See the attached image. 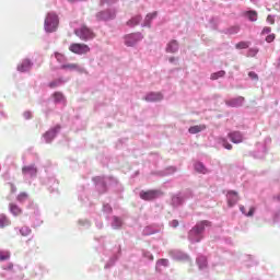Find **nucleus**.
Wrapping results in <instances>:
<instances>
[{
	"mask_svg": "<svg viewBox=\"0 0 280 280\" xmlns=\"http://www.w3.org/2000/svg\"><path fill=\"white\" fill-rule=\"evenodd\" d=\"M22 173L24 174H30V175H37V168L34 165L31 166H23L22 167Z\"/></svg>",
	"mask_w": 280,
	"mask_h": 280,
	"instance_id": "nucleus-17",
	"label": "nucleus"
},
{
	"mask_svg": "<svg viewBox=\"0 0 280 280\" xmlns=\"http://www.w3.org/2000/svg\"><path fill=\"white\" fill-rule=\"evenodd\" d=\"M143 35L140 32L133 33V34H127L125 36V45L128 47H132L136 45L139 40H142Z\"/></svg>",
	"mask_w": 280,
	"mask_h": 280,
	"instance_id": "nucleus-5",
	"label": "nucleus"
},
{
	"mask_svg": "<svg viewBox=\"0 0 280 280\" xmlns=\"http://www.w3.org/2000/svg\"><path fill=\"white\" fill-rule=\"evenodd\" d=\"M197 262L199 264L200 268H206L208 260L205 256H199V258H197Z\"/></svg>",
	"mask_w": 280,
	"mask_h": 280,
	"instance_id": "nucleus-25",
	"label": "nucleus"
},
{
	"mask_svg": "<svg viewBox=\"0 0 280 280\" xmlns=\"http://www.w3.org/2000/svg\"><path fill=\"white\" fill-rule=\"evenodd\" d=\"M272 27H270L269 25H265V27H262L261 34L265 35L267 34V36L269 35V33L271 32Z\"/></svg>",
	"mask_w": 280,
	"mask_h": 280,
	"instance_id": "nucleus-34",
	"label": "nucleus"
},
{
	"mask_svg": "<svg viewBox=\"0 0 280 280\" xmlns=\"http://www.w3.org/2000/svg\"><path fill=\"white\" fill-rule=\"evenodd\" d=\"M179 49V43L177 40H171L166 47V51L175 54Z\"/></svg>",
	"mask_w": 280,
	"mask_h": 280,
	"instance_id": "nucleus-14",
	"label": "nucleus"
},
{
	"mask_svg": "<svg viewBox=\"0 0 280 280\" xmlns=\"http://www.w3.org/2000/svg\"><path fill=\"white\" fill-rule=\"evenodd\" d=\"M240 25H233L232 27H230L229 32L230 34H236L237 32H240Z\"/></svg>",
	"mask_w": 280,
	"mask_h": 280,
	"instance_id": "nucleus-32",
	"label": "nucleus"
},
{
	"mask_svg": "<svg viewBox=\"0 0 280 280\" xmlns=\"http://www.w3.org/2000/svg\"><path fill=\"white\" fill-rule=\"evenodd\" d=\"M159 264H162V266H168V260L166 259H162V260H159Z\"/></svg>",
	"mask_w": 280,
	"mask_h": 280,
	"instance_id": "nucleus-40",
	"label": "nucleus"
},
{
	"mask_svg": "<svg viewBox=\"0 0 280 280\" xmlns=\"http://www.w3.org/2000/svg\"><path fill=\"white\" fill-rule=\"evenodd\" d=\"M170 62H175L176 58L175 56H172L171 58H168Z\"/></svg>",
	"mask_w": 280,
	"mask_h": 280,
	"instance_id": "nucleus-45",
	"label": "nucleus"
},
{
	"mask_svg": "<svg viewBox=\"0 0 280 280\" xmlns=\"http://www.w3.org/2000/svg\"><path fill=\"white\" fill-rule=\"evenodd\" d=\"M219 142H221L225 149H233V144H231L226 138H219Z\"/></svg>",
	"mask_w": 280,
	"mask_h": 280,
	"instance_id": "nucleus-27",
	"label": "nucleus"
},
{
	"mask_svg": "<svg viewBox=\"0 0 280 280\" xmlns=\"http://www.w3.org/2000/svg\"><path fill=\"white\" fill-rule=\"evenodd\" d=\"M8 225H11L10 219L5 214H0V228H7Z\"/></svg>",
	"mask_w": 280,
	"mask_h": 280,
	"instance_id": "nucleus-21",
	"label": "nucleus"
},
{
	"mask_svg": "<svg viewBox=\"0 0 280 280\" xmlns=\"http://www.w3.org/2000/svg\"><path fill=\"white\" fill-rule=\"evenodd\" d=\"M69 49L73 54H79V55L89 54V51H91V47H89L86 43H71V45L69 46Z\"/></svg>",
	"mask_w": 280,
	"mask_h": 280,
	"instance_id": "nucleus-4",
	"label": "nucleus"
},
{
	"mask_svg": "<svg viewBox=\"0 0 280 280\" xmlns=\"http://www.w3.org/2000/svg\"><path fill=\"white\" fill-rule=\"evenodd\" d=\"M255 210V208H250L249 211L247 212V217H254Z\"/></svg>",
	"mask_w": 280,
	"mask_h": 280,
	"instance_id": "nucleus-39",
	"label": "nucleus"
},
{
	"mask_svg": "<svg viewBox=\"0 0 280 280\" xmlns=\"http://www.w3.org/2000/svg\"><path fill=\"white\" fill-rule=\"evenodd\" d=\"M74 34L79 36L81 40H92L96 36L95 32H93L89 25H81V27L74 30Z\"/></svg>",
	"mask_w": 280,
	"mask_h": 280,
	"instance_id": "nucleus-1",
	"label": "nucleus"
},
{
	"mask_svg": "<svg viewBox=\"0 0 280 280\" xmlns=\"http://www.w3.org/2000/svg\"><path fill=\"white\" fill-rule=\"evenodd\" d=\"M240 210L243 214H246V208L245 206H240Z\"/></svg>",
	"mask_w": 280,
	"mask_h": 280,
	"instance_id": "nucleus-42",
	"label": "nucleus"
},
{
	"mask_svg": "<svg viewBox=\"0 0 280 280\" xmlns=\"http://www.w3.org/2000/svg\"><path fill=\"white\" fill-rule=\"evenodd\" d=\"M54 98H55V102H62L63 95L62 93H55Z\"/></svg>",
	"mask_w": 280,
	"mask_h": 280,
	"instance_id": "nucleus-35",
	"label": "nucleus"
},
{
	"mask_svg": "<svg viewBox=\"0 0 280 280\" xmlns=\"http://www.w3.org/2000/svg\"><path fill=\"white\" fill-rule=\"evenodd\" d=\"M32 67H33L32 60H30L28 58H25L24 60H22V62H20V65H18V71H21L22 73H24L25 71H30Z\"/></svg>",
	"mask_w": 280,
	"mask_h": 280,
	"instance_id": "nucleus-11",
	"label": "nucleus"
},
{
	"mask_svg": "<svg viewBox=\"0 0 280 280\" xmlns=\"http://www.w3.org/2000/svg\"><path fill=\"white\" fill-rule=\"evenodd\" d=\"M228 137H229L230 141H232L236 144L244 141L243 131H229Z\"/></svg>",
	"mask_w": 280,
	"mask_h": 280,
	"instance_id": "nucleus-10",
	"label": "nucleus"
},
{
	"mask_svg": "<svg viewBox=\"0 0 280 280\" xmlns=\"http://www.w3.org/2000/svg\"><path fill=\"white\" fill-rule=\"evenodd\" d=\"M206 126H192L189 127L188 132L190 135H198V132H202V130H206Z\"/></svg>",
	"mask_w": 280,
	"mask_h": 280,
	"instance_id": "nucleus-18",
	"label": "nucleus"
},
{
	"mask_svg": "<svg viewBox=\"0 0 280 280\" xmlns=\"http://www.w3.org/2000/svg\"><path fill=\"white\" fill-rule=\"evenodd\" d=\"M9 268H13V265H9Z\"/></svg>",
	"mask_w": 280,
	"mask_h": 280,
	"instance_id": "nucleus-48",
	"label": "nucleus"
},
{
	"mask_svg": "<svg viewBox=\"0 0 280 280\" xmlns=\"http://www.w3.org/2000/svg\"><path fill=\"white\" fill-rule=\"evenodd\" d=\"M25 119H32L33 115L32 113H24Z\"/></svg>",
	"mask_w": 280,
	"mask_h": 280,
	"instance_id": "nucleus-41",
	"label": "nucleus"
},
{
	"mask_svg": "<svg viewBox=\"0 0 280 280\" xmlns=\"http://www.w3.org/2000/svg\"><path fill=\"white\" fill-rule=\"evenodd\" d=\"M142 16L140 14H137L136 16H132L131 19H129V21H127V25H129V27H135L136 25H139Z\"/></svg>",
	"mask_w": 280,
	"mask_h": 280,
	"instance_id": "nucleus-16",
	"label": "nucleus"
},
{
	"mask_svg": "<svg viewBox=\"0 0 280 280\" xmlns=\"http://www.w3.org/2000/svg\"><path fill=\"white\" fill-rule=\"evenodd\" d=\"M246 15L248 16L249 21H257L258 19L257 10H247Z\"/></svg>",
	"mask_w": 280,
	"mask_h": 280,
	"instance_id": "nucleus-22",
	"label": "nucleus"
},
{
	"mask_svg": "<svg viewBox=\"0 0 280 280\" xmlns=\"http://www.w3.org/2000/svg\"><path fill=\"white\" fill-rule=\"evenodd\" d=\"M55 58H57L58 62H66L67 60L65 54H60V51H55Z\"/></svg>",
	"mask_w": 280,
	"mask_h": 280,
	"instance_id": "nucleus-26",
	"label": "nucleus"
},
{
	"mask_svg": "<svg viewBox=\"0 0 280 280\" xmlns=\"http://www.w3.org/2000/svg\"><path fill=\"white\" fill-rule=\"evenodd\" d=\"M27 197H28L27 192H20V195H18L16 199H18V201L23 202L27 199Z\"/></svg>",
	"mask_w": 280,
	"mask_h": 280,
	"instance_id": "nucleus-30",
	"label": "nucleus"
},
{
	"mask_svg": "<svg viewBox=\"0 0 280 280\" xmlns=\"http://www.w3.org/2000/svg\"><path fill=\"white\" fill-rule=\"evenodd\" d=\"M249 45V40H240V43H236L235 47L236 49H247Z\"/></svg>",
	"mask_w": 280,
	"mask_h": 280,
	"instance_id": "nucleus-23",
	"label": "nucleus"
},
{
	"mask_svg": "<svg viewBox=\"0 0 280 280\" xmlns=\"http://www.w3.org/2000/svg\"><path fill=\"white\" fill-rule=\"evenodd\" d=\"M244 102L245 97H235L234 100H228L225 104L232 108H237L238 106H243Z\"/></svg>",
	"mask_w": 280,
	"mask_h": 280,
	"instance_id": "nucleus-12",
	"label": "nucleus"
},
{
	"mask_svg": "<svg viewBox=\"0 0 280 280\" xmlns=\"http://www.w3.org/2000/svg\"><path fill=\"white\" fill-rule=\"evenodd\" d=\"M56 135H57L56 129H50L49 131H46V133H45L46 141L47 142L52 141V139H55Z\"/></svg>",
	"mask_w": 280,
	"mask_h": 280,
	"instance_id": "nucleus-20",
	"label": "nucleus"
},
{
	"mask_svg": "<svg viewBox=\"0 0 280 280\" xmlns=\"http://www.w3.org/2000/svg\"><path fill=\"white\" fill-rule=\"evenodd\" d=\"M258 51H259V49H256V50H255V54H258Z\"/></svg>",
	"mask_w": 280,
	"mask_h": 280,
	"instance_id": "nucleus-47",
	"label": "nucleus"
},
{
	"mask_svg": "<svg viewBox=\"0 0 280 280\" xmlns=\"http://www.w3.org/2000/svg\"><path fill=\"white\" fill-rule=\"evenodd\" d=\"M58 84H60V82L58 80H55L52 82H49V88L50 89H56V86H58Z\"/></svg>",
	"mask_w": 280,
	"mask_h": 280,
	"instance_id": "nucleus-38",
	"label": "nucleus"
},
{
	"mask_svg": "<svg viewBox=\"0 0 280 280\" xmlns=\"http://www.w3.org/2000/svg\"><path fill=\"white\" fill-rule=\"evenodd\" d=\"M267 22L273 25L276 23V19L272 14L267 15Z\"/></svg>",
	"mask_w": 280,
	"mask_h": 280,
	"instance_id": "nucleus-36",
	"label": "nucleus"
},
{
	"mask_svg": "<svg viewBox=\"0 0 280 280\" xmlns=\"http://www.w3.org/2000/svg\"><path fill=\"white\" fill-rule=\"evenodd\" d=\"M265 40H267V43H273V40H276V34L275 33L271 34V32H269Z\"/></svg>",
	"mask_w": 280,
	"mask_h": 280,
	"instance_id": "nucleus-29",
	"label": "nucleus"
},
{
	"mask_svg": "<svg viewBox=\"0 0 280 280\" xmlns=\"http://www.w3.org/2000/svg\"><path fill=\"white\" fill-rule=\"evenodd\" d=\"M226 75V71H217L215 73L211 74V80H219V78H224Z\"/></svg>",
	"mask_w": 280,
	"mask_h": 280,
	"instance_id": "nucleus-24",
	"label": "nucleus"
},
{
	"mask_svg": "<svg viewBox=\"0 0 280 280\" xmlns=\"http://www.w3.org/2000/svg\"><path fill=\"white\" fill-rule=\"evenodd\" d=\"M9 208H10V212L14 217H20L23 212L22 208H20V206H18L16 203H10Z\"/></svg>",
	"mask_w": 280,
	"mask_h": 280,
	"instance_id": "nucleus-15",
	"label": "nucleus"
},
{
	"mask_svg": "<svg viewBox=\"0 0 280 280\" xmlns=\"http://www.w3.org/2000/svg\"><path fill=\"white\" fill-rule=\"evenodd\" d=\"M144 100L145 102H161L163 100V93H148Z\"/></svg>",
	"mask_w": 280,
	"mask_h": 280,
	"instance_id": "nucleus-13",
	"label": "nucleus"
},
{
	"mask_svg": "<svg viewBox=\"0 0 280 280\" xmlns=\"http://www.w3.org/2000/svg\"><path fill=\"white\" fill-rule=\"evenodd\" d=\"M110 0H101V4L104 5V3H109Z\"/></svg>",
	"mask_w": 280,
	"mask_h": 280,
	"instance_id": "nucleus-46",
	"label": "nucleus"
},
{
	"mask_svg": "<svg viewBox=\"0 0 280 280\" xmlns=\"http://www.w3.org/2000/svg\"><path fill=\"white\" fill-rule=\"evenodd\" d=\"M210 225H211L210 221H200L190 231V236H192V234H202V232H205L206 228H209Z\"/></svg>",
	"mask_w": 280,
	"mask_h": 280,
	"instance_id": "nucleus-7",
	"label": "nucleus"
},
{
	"mask_svg": "<svg viewBox=\"0 0 280 280\" xmlns=\"http://www.w3.org/2000/svg\"><path fill=\"white\" fill-rule=\"evenodd\" d=\"M195 171H197L198 173H209L207 166H205V164H202V162H196L195 163Z\"/></svg>",
	"mask_w": 280,
	"mask_h": 280,
	"instance_id": "nucleus-19",
	"label": "nucleus"
},
{
	"mask_svg": "<svg viewBox=\"0 0 280 280\" xmlns=\"http://www.w3.org/2000/svg\"><path fill=\"white\" fill-rule=\"evenodd\" d=\"M114 220H115V222L117 223V225H121L120 219L115 218Z\"/></svg>",
	"mask_w": 280,
	"mask_h": 280,
	"instance_id": "nucleus-44",
	"label": "nucleus"
},
{
	"mask_svg": "<svg viewBox=\"0 0 280 280\" xmlns=\"http://www.w3.org/2000/svg\"><path fill=\"white\" fill-rule=\"evenodd\" d=\"M163 195L162 190L159 189H150V190H141L140 198L144 201H153Z\"/></svg>",
	"mask_w": 280,
	"mask_h": 280,
	"instance_id": "nucleus-3",
	"label": "nucleus"
},
{
	"mask_svg": "<svg viewBox=\"0 0 280 280\" xmlns=\"http://www.w3.org/2000/svg\"><path fill=\"white\" fill-rule=\"evenodd\" d=\"M61 69H69L70 71H78L79 73H86V69L81 67L78 62H68L61 65Z\"/></svg>",
	"mask_w": 280,
	"mask_h": 280,
	"instance_id": "nucleus-9",
	"label": "nucleus"
},
{
	"mask_svg": "<svg viewBox=\"0 0 280 280\" xmlns=\"http://www.w3.org/2000/svg\"><path fill=\"white\" fill-rule=\"evenodd\" d=\"M59 25L58 14L55 12H48L45 19V30L46 32H56Z\"/></svg>",
	"mask_w": 280,
	"mask_h": 280,
	"instance_id": "nucleus-2",
	"label": "nucleus"
},
{
	"mask_svg": "<svg viewBox=\"0 0 280 280\" xmlns=\"http://www.w3.org/2000/svg\"><path fill=\"white\" fill-rule=\"evenodd\" d=\"M22 236H28V234H31L32 230H30V228H22L20 230Z\"/></svg>",
	"mask_w": 280,
	"mask_h": 280,
	"instance_id": "nucleus-31",
	"label": "nucleus"
},
{
	"mask_svg": "<svg viewBox=\"0 0 280 280\" xmlns=\"http://www.w3.org/2000/svg\"><path fill=\"white\" fill-rule=\"evenodd\" d=\"M179 225V222L178 221H172V226L173 228H178Z\"/></svg>",
	"mask_w": 280,
	"mask_h": 280,
	"instance_id": "nucleus-43",
	"label": "nucleus"
},
{
	"mask_svg": "<svg viewBox=\"0 0 280 280\" xmlns=\"http://www.w3.org/2000/svg\"><path fill=\"white\" fill-rule=\"evenodd\" d=\"M115 10H103L102 12L96 13V19H98V21H108L109 19H115Z\"/></svg>",
	"mask_w": 280,
	"mask_h": 280,
	"instance_id": "nucleus-6",
	"label": "nucleus"
},
{
	"mask_svg": "<svg viewBox=\"0 0 280 280\" xmlns=\"http://www.w3.org/2000/svg\"><path fill=\"white\" fill-rule=\"evenodd\" d=\"M158 12H151L147 14L145 21H151V19H154L156 16Z\"/></svg>",
	"mask_w": 280,
	"mask_h": 280,
	"instance_id": "nucleus-37",
	"label": "nucleus"
},
{
	"mask_svg": "<svg viewBox=\"0 0 280 280\" xmlns=\"http://www.w3.org/2000/svg\"><path fill=\"white\" fill-rule=\"evenodd\" d=\"M248 77H249L252 80H256V81L259 80V75H258V73H256L255 71H249V72H248Z\"/></svg>",
	"mask_w": 280,
	"mask_h": 280,
	"instance_id": "nucleus-33",
	"label": "nucleus"
},
{
	"mask_svg": "<svg viewBox=\"0 0 280 280\" xmlns=\"http://www.w3.org/2000/svg\"><path fill=\"white\" fill-rule=\"evenodd\" d=\"M10 258H11L10 252H0V260L1 261L9 260Z\"/></svg>",
	"mask_w": 280,
	"mask_h": 280,
	"instance_id": "nucleus-28",
	"label": "nucleus"
},
{
	"mask_svg": "<svg viewBox=\"0 0 280 280\" xmlns=\"http://www.w3.org/2000/svg\"><path fill=\"white\" fill-rule=\"evenodd\" d=\"M226 199H228V206L230 208H233V206H235V203L240 201V195L235 190H228Z\"/></svg>",
	"mask_w": 280,
	"mask_h": 280,
	"instance_id": "nucleus-8",
	"label": "nucleus"
}]
</instances>
